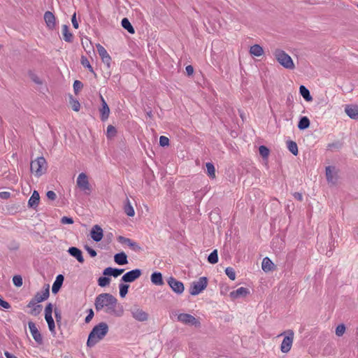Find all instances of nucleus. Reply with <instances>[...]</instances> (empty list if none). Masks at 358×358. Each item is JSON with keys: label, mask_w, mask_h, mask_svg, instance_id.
Instances as JSON below:
<instances>
[{"label": "nucleus", "mask_w": 358, "mask_h": 358, "mask_svg": "<svg viewBox=\"0 0 358 358\" xmlns=\"http://www.w3.org/2000/svg\"><path fill=\"white\" fill-rule=\"evenodd\" d=\"M55 317L57 324H59L62 321V313L60 310L55 308L54 310Z\"/></svg>", "instance_id": "obj_50"}, {"label": "nucleus", "mask_w": 358, "mask_h": 358, "mask_svg": "<svg viewBox=\"0 0 358 358\" xmlns=\"http://www.w3.org/2000/svg\"><path fill=\"white\" fill-rule=\"evenodd\" d=\"M69 253L75 257L80 263L84 262V258L83 257L82 252L80 249L76 247L69 248L68 250Z\"/></svg>", "instance_id": "obj_22"}, {"label": "nucleus", "mask_w": 358, "mask_h": 358, "mask_svg": "<svg viewBox=\"0 0 358 358\" xmlns=\"http://www.w3.org/2000/svg\"><path fill=\"white\" fill-rule=\"evenodd\" d=\"M76 185L83 194L90 195L92 192V186L90 184L88 177L86 173H80L76 180Z\"/></svg>", "instance_id": "obj_5"}, {"label": "nucleus", "mask_w": 358, "mask_h": 358, "mask_svg": "<svg viewBox=\"0 0 358 358\" xmlns=\"http://www.w3.org/2000/svg\"><path fill=\"white\" fill-rule=\"evenodd\" d=\"M91 238L96 242H99L103 236L101 227L97 224L93 226L90 231Z\"/></svg>", "instance_id": "obj_18"}, {"label": "nucleus", "mask_w": 358, "mask_h": 358, "mask_svg": "<svg viewBox=\"0 0 358 358\" xmlns=\"http://www.w3.org/2000/svg\"><path fill=\"white\" fill-rule=\"evenodd\" d=\"M94 307L97 312L105 313L115 317H121L124 314V308L117 299L109 293L99 294L94 301Z\"/></svg>", "instance_id": "obj_1"}, {"label": "nucleus", "mask_w": 358, "mask_h": 358, "mask_svg": "<svg viewBox=\"0 0 358 358\" xmlns=\"http://www.w3.org/2000/svg\"><path fill=\"white\" fill-rule=\"evenodd\" d=\"M4 355L6 358H17L16 356L10 354V352H8L7 351L4 352Z\"/></svg>", "instance_id": "obj_62"}, {"label": "nucleus", "mask_w": 358, "mask_h": 358, "mask_svg": "<svg viewBox=\"0 0 358 358\" xmlns=\"http://www.w3.org/2000/svg\"><path fill=\"white\" fill-rule=\"evenodd\" d=\"M40 199L39 194L37 191H34L32 195L29 199L28 205L29 207L35 208L38 206Z\"/></svg>", "instance_id": "obj_26"}, {"label": "nucleus", "mask_w": 358, "mask_h": 358, "mask_svg": "<svg viewBox=\"0 0 358 358\" xmlns=\"http://www.w3.org/2000/svg\"><path fill=\"white\" fill-rule=\"evenodd\" d=\"M115 134H116L115 128L112 125H108L107 127V137L112 138L115 135Z\"/></svg>", "instance_id": "obj_45"}, {"label": "nucleus", "mask_w": 358, "mask_h": 358, "mask_svg": "<svg viewBox=\"0 0 358 358\" xmlns=\"http://www.w3.org/2000/svg\"><path fill=\"white\" fill-rule=\"evenodd\" d=\"M141 271L138 268L134 269L126 273L122 277V280L125 282H132L141 275Z\"/></svg>", "instance_id": "obj_13"}, {"label": "nucleus", "mask_w": 358, "mask_h": 358, "mask_svg": "<svg viewBox=\"0 0 358 358\" xmlns=\"http://www.w3.org/2000/svg\"><path fill=\"white\" fill-rule=\"evenodd\" d=\"M326 177L327 180L329 183L333 185L336 184L337 181V176L335 172V169L331 166H327L326 168Z\"/></svg>", "instance_id": "obj_20"}, {"label": "nucleus", "mask_w": 358, "mask_h": 358, "mask_svg": "<svg viewBox=\"0 0 358 358\" xmlns=\"http://www.w3.org/2000/svg\"><path fill=\"white\" fill-rule=\"evenodd\" d=\"M129 312L131 317L138 322H145L149 319V314L138 305L131 306Z\"/></svg>", "instance_id": "obj_6"}, {"label": "nucleus", "mask_w": 358, "mask_h": 358, "mask_svg": "<svg viewBox=\"0 0 358 358\" xmlns=\"http://www.w3.org/2000/svg\"><path fill=\"white\" fill-rule=\"evenodd\" d=\"M46 196H47V197H48L49 199H50V200H52V201L55 200V199H56V198H57V195H56L55 192H53V191H51V190H50V191H48V192L46 193Z\"/></svg>", "instance_id": "obj_56"}, {"label": "nucleus", "mask_w": 358, "mask_h": 358, "mask_svg": "<svg viewBox=\"0 0 358 358\" xmlns=\"http://www.w3.org/2000/svg\"><path fill=\"white\" fill-rule=\"evenodd\" d=\"M44 20L48 29L53 30L56 26V17L50 11L44 13Z\"/></svg>", "instance_id": "obj_16"}, {"label": "nucleus", "mask_w": 358, "mask_h": 358, "mask_svg": "<svg viewBox=\"0 0 358 358\" xmlns=\"http://www.w3.org/2000/svg\"><path fill=\"white\" fill-rule=\"evenodd\" d=\"M250 293L248 289L241 287L236 290L230 292L229 296L231 299L235 300L239 298L245 297Z\"/></svg>", "instance_id": "obj_17"}, {"label": "nucleus", "mask_w": 358, "mask_h": 358, "mask_svg": "<svg viewBox=\"0 0 358 358\" xmlns=\"http://www.w3.org/2000/svg\"><path fill=\"white\" fill-rule=\"evenodd\" d=\"M99 98L101 103V106L99 109L100 113V118L103 122H105L108 119L110 110L106 100L101 94L99 95Z\"/></svg>", "instance_id": "obj_11"}, {"label": "nucleus", "mask_w": 358, "mask_h": 358, "mask_svg": "<svg viewBox=\"0 0 358 358\" xmlns=\"http://www.w3.org/2000/svg\"><path fill=\"white\" fill-rule=\"evenodd\" d=\"M117 241L122 244L127 245L132 250L139 252L141 250V247L135 241L130 238L120 236L117 237Z\"/></svg>", "instance_id": "obj_14"}, {"label": "nucleus", "mask_w": 358, "mask_h": 358, "mask_svg": "<svg viewBox=\"0 0 358 358\" xmlns=\"http://www.w3.org/2000/svg\"><path fill=\"white\" fill-rule=\"evenodd\" d=\"M61 222L63 224H73V220L71 217H63L62 219H61Z\"/></svg>", "instance_id": "obj_53"}, {"label": "nucleus", "mask_w": 358, "mask_h": 358, "mask_svg": "<svg viewBox=\"0 0 358 358\" xmlns=\"http://www.w3.org/2000/svg\"><path fill=\"white\" fill-rule=\"evenodd\" d=\"M45 319L48 323V328L52 334L55 335V324L52 315L45 316Z\"/></svg>", "instance_id": "obj_33"}, {"label": "nucleus", "mask_w": 358, "mask_h": 358, "mask_svg": "<svg viewBox=\"0 0 358 358\" xmlns=\"http://www.w3.org/2000/svg\"><path fill=\"white\" fill-rule=\"evenodd\" d=\"M13 282L16 287H21L22 285V278L20 275H15L13 278Z\"/></svg>", "instance_id": "obj_47"}, {"label": "nucleus", "mask_w": 358, "mask_h": 358, "mask_svg": "<svg viewBox=\"0 0 358 358\" xmlns=\"http://www.w3.org/2000/svg\"><path fill=\"white\" fill-rule=\"evenodd\" d=\"M299 92L301 95L304 98L305 100L310 101L312 100V96L310 94L309 90L303 85H301L299 87Z\"/></svg>", "instance_id": "obj_34"}, {"label": "nucleus", "mask_w": 358, "mask_h": 358, "mask_svg": "<svg viewBox=\"0 0 358 358\" xmlns=\"http://www.w3.org/2000/svg\"><path fill=\"white\" fill-rule=\"evenodd\" d=\"M108 330V325L104 322H100L94 326L88 336L87 341V347L92 348L94 346L106 336Z\"/></svg>", "instance_id": "obj_2"}, {"label": "nucleus", "mask_w": 358, "mask_h": 358, "mask_svg": "<svg viewBox=\"0 0 358 358\" xmlns=\"http://www.w3.org/2000/svg\"><path fill=\"white\" fill-rule=\"evenodd\" d=\"M62 34L63 39L66 42L70 43L73 41V34L69 31V27L66 24L62 26Z\"/></svg>", "instance_id": "obj_27"}, {"label": "nucleus", "mask_w": 358, "mask_h": 358, "mask_svg": "<svg viewBox=\"0 0 358 358\" xmlns=\"http://www.w3.org/2000/svg\"><path fill=\"white\" fill-rule=\"evenodd\" d=\"M93 317H94V311L92 309H90L88 310V315H87V317H85V322L89 323L92 320Z\"/></svg>", "instance_id": "obj_54"}, {"label": "nucleus", "mask_w": 358, "mask_h": 358, "mask_svg": "<svg viewBox=\"0 0 358 358\" xmlns=\"http://www.w3.org/2000/svg\"><path fill=\"white\" fill-rule=\"evenodd\" d=\"M273 55L278 63L284 68L287 69H294L295 66L291 57L285 51L280 49H276Z\"/></svg>", "instance_id": "obj_3"}, {"label": "nucleus", "mask_w": 358, "mask_h": 358, "mask_svg": "<svg viewBox=\"0 0 358 358\" xmlns=\"http://www.w3.org/2000/svg\"><path fill=\"white\" fill-rule=\"evenodd\" d=\"M52 305L48 303L45 308V316L52 315Z\"/></svg>", "instance_id": "obj_52"}, {"label": "nucleus", "mask_w": 358, "mask_h": 358, "mask_svg": "<svg viewBox=\"0 0 358 358\" xmlns=\"http://www.w3.org/2000/svg\"><path fill=\"white\" fill-rule=\"evenodd\" d=\"M31 171L36 176H42L47 170V162L43 157H39L36 159L31 161Z\"/></svg>", "instance_id": "obj_4"}, {"label": "nucleus", "mask_w": 358, "mask_h": 358, "mask_svg": "<svg viewBox=\"0 0 358 358\" xmlns=\"http://www.w3.org/2000/svg\"><path fill=\"white\" fill-rule=\"evenodd\" d=\"M49 286L48 285L43 291L37 292L33 299L40 303L46 300L49 297Z\"/></svg>", "instance_id": "obj_21"}, {"label": "nucleus", "mask_w": 358, "mask_h": 358, "mask_svg": "<svg viewBox=\"0 0 358 358\" xmlns=\"http://www.w3.org/2000/svg\"><path fill=\"white\" fill-rule=\"evenodd\" d=\"M124 270L123 268H113L111 267H108L103 270V274L104 275H111L115 278L121 275Z\"/></svg>", "instance_id": "obj_23"}, {"label": "nucleus", "mask_w": 358, "mask_h": 358, "mask_svg": "<svg viewBox=\"0 0 358 358\" xmlns=\"http://www.w3.org/2000/svg\"><path fill=\"white\" fill-rule=\"evenodd\" d=\"M85 249L87 250V252L89 253V255L92 257H94L96 256V252L93 248H90V246L85 245Z\"/></svg>", "instance_id": "obj_51"}, {"label": "nucleus", "mask_w": 358, "mask_h": 358, "mask_svg": "<svg viewBox=\"0 0 358 358\" xmlns=\"http://www.w3.org/2000/svg\"><path fill=\"white\" fill-rule=\"evenodd\" d=\"M63 281H64L63 275H58L56 278L55 282L52 285V292L53 293H57L59 291V289H60V287L62 285Z\"/></svg>", "instance_id": "obj_30"}, {"label": "nucleus", "mask_w": 358, "mask_h": 358, "mask_svg": "<svg viewBox=\"0 0 358 358\" xmlns=\"http://www.w3.org/2000/svg\"><path fill=\"white\" fill-rule=\"evenodd\" d=\"M225 273L229 277V278L231 280H234L236 279V273L233 268L227 267L225 269Z\"/></svg>", "instance_id": "obj_44"}, {"label": "nucleus", "mask_w": 358, "mask_h": 358, "mask_svg": "<svg viewBox=\"0 0 358 358\" xmlns=\"http://www.w3.org/2000/svg\"><path fill=\"white\" fill-rule=\"evenodd\" d=\"M345 331V327L344 324H339L336 329V334L338 336H341Z\"/></svg>", "instance_id": "obj_46"}, {"label": "nucleus", "mask_w": 358, "mask_h": 358, "mask_svg": "<svg viewBox=\"0 0 358 358\" xmlns=\"http://www.w3.org/2000/svg\"><path fill=\"white\" fill-rule=\"evenodd\" d=\"M294 197L295 199H296L297 200H299V201H302V199H303V196H302V194H301V193H299V192H295V193L294 194Z\"/></svg>", "instance_id": "obj_61"}, {"label": "nucleus", "mask_w": 358, "mask_h": 358, "mask_svg": "<svg viewBox=\"0 0 358 358\" xmlns=\"http://www.w3.org/2000/svg\"><path fill=\"white\" fill-rule=\"evenodd\" d=\"M32 80L37 84H41V81L37 76H34L32 78Z\"/></svg>", "instance_id": "obj_63"}, {"label": "nucleus", "mask_w": 358, "mask_h": 358, "mask_svg": "<svg viewBox=\"0 0 358 358\" xmlns=\"http://www.w3.org/2000/svg\"><path fill=\"white\" fill-rule=\"evenodd\" d=\"M110 282V279L109 278L106 277V275L104 277H100L98 279V285L101 287L108 285Z\"/></svg>", "instance_id": "obj_42"}, {"label": "nucleus", "mask_w": 358, "mask_h": 358, "mask_svg": "<svg viewBox=\"0 0 358 358\" xmlns=\"http://www.w3.org/2000/svg\"><path fill=\"white\" fill-rule=\"evenodd\" d=\"M28 325L29 331L34 341L38 344H41L43 343L42 336L39 331L38 330L36 324L33 322H29Z\"/></svg>", "instance_id": "obj_15"}, {"label": "nucleus", "mask_w": 358, "mask_h": 358, "mask_svg": "<svg viewBox=\"0 0 358 358\" xmlns=\"http://www.w3.org/2000/svg\"><path fill=\"white\" fill-rule=\"evenodd\" d=\"M185 71H186L187 74L188 76H192L193 74V73H194V68H193L192 66L188 65V66H186Z\"/></svg>", "instance_id": "obj_59"}, {"label": "nucleus", "mask_w": 358, "mask_h": 358, "mask_svg": "<svg viewBox=\"0 0 358 358\" xmlns=\"http://www.w3.org/2000/svg\"><path fill=\"white\" fill-rule=\"evenodd\" d=\"M208 285V280L206 277H201L197 281H194L189 288L191 295L196 296L204 290Z\"/></svg>", "instance_id": "obj_8"}, {"label": "nucleus", "mask_w": 358, "mask_h": 358, "mask_svg": "<svg viewBox=\"0 0 358 358\" xmlns=\"http://www.w3.org/2000/svg\"><path fill=\"white\" fill-rule=\"evenodd\" d=\"M169 144V139L164 136H162L159 138V145L162 147L167 146Z\"/></svg>", "instance_id": "obj_48"}, {"label": "nucleus", "mask_w": 358, "mask_h": 358, "mask_svg": "<svg viewBox=\"0 0 358 358\" xmlns=\"http://www.w3.org/2000/svg\"><path fill=\"white\" fill-rule=\"evenodd\" d=\"M208 261L210 264H216L218 262V255L217 250H214L208 256Z\"/></svg>", "instance_id": "obj_39"}, {"label": "nucleus", "mask_w": 358, "mask_h": 358, "mask_svg": "<svg viewBox=\"0 0 358 358\" xmlns=\"http://www.w3.org/2000/svg\"><path fill=\"white\" fill-rule=\"evenodd\" d=\"M129 285H127V284H120L119 285V288H120V296L122 297V298H124L125 297V296L127 295V292H128V289H129Z\"/></svg>", "instance_id": "obj_43"}, {"label": "nucleus", "mask_w": 358, "mask_h": 358, "mask_svg": "<svg viewBox=\"0 0 358 358\" xmlns=\"http://www.w3.org/2000/svg\"><path fill=\"white\" fill-rule=\"evenodd\" d=\"M273 263L268 257H265L263 259L262 263V270L265 272H268L273 270Z\"/></svg>", "instance_id": "obj_28"}, {"label": "nucleus", "mask_w": 358, "mask_h": 358, "mask_svg": "<svg viewBox=\"0 0 358 358\" xmlns=\"http://www.w3.org/2000/svg\"><path fill=\"white\" fill-rule=\"evenodd\" d=\"M38 303V301L32 299L28 303L27 306L31 308V311L30 313L31 315H37L41 313L42 307L41 305H37Z\"/></svg>", "instance_id": "obj_24"}, {"label": "nucleus", "mask_w": 358, "mask_h": 358, "mask_svg": "<svg viewBox=\"0 0 358 358\" xmlns=\"http://www.w3.org/2000/svg\"><path fill=\"white\" fill-rule=\"evenodd\" d=\"M345 113L352 119L358 120V106L355 105H346Z\"/></svg>", "instance_id": "obj_19"}, {"label": "nucleus", "mask_w": 358, "mask_h": 358, "mask_svg": "<svg viewBox=\"0 0 358 358\" xmlns=\"http://www.w3.org/2000/svg\"><path fill=\"white\" fill-rule=\"evenodd\" d=\"M168 284L172 290L176 294H182L184 292L185 287L182 282L177 280L173 277H170L168 280Z\"/></svg>", "instance_id": "obj_12"}, {"label": "nucleus", "mask_w": 358, "mask_h": 358, "mask_svg": "<svg viewBox=\"0 0 358 358\" xmlns=\"http://www.w3.org/2000/svg\"><path fill=\"white\" fill-rule=\"evenodd\" d=\"M96 49L99 56L101 58L103 63L106 66L108 69L110 68V62L111 57L105 49L103 46L101 44H96Z\"/></svg>", "instance_id": "obj_10"}, {"label": "nucleus", "mask_w": 358, "mask_h": 358, "mask_svg": "<svg viewBox=\"0 0 358 358\" xmlns=\"http://www.w3.org/2000/svg\"><path fill=\"white\" fill-rule=\"evenodd\" d=\"M71 22H72V24L73 26V27L75 29H78L79 25H78V23L76 20V13H74L72 16V18H71Z\"/></svg>", "instance_id": "obj_58"}, {"label": "nucleus", "mask_w": 358, "mask_h": 358, "mask_svg": "<svg viewBox=\"0 0 358 358\" xmlns=\"http://www.w3.org/2000/svg\"><path fill=\"white\" fill-rule=\"evenodd\" d=\"M151 282L156 285H162L164 284L162 275L159 272H155L151 275Z\"/></svg>", "instance_id": "obj_29"}, {"label": "nucleus", "mask_w": 358, "mask_h": 358, "mask_svg": "<svg viewBox=\"0 0 358 358\" xmlns=\"http://www.w3.org/2000/svg\"><path fill=\"white\" fill-rule=\"evenodd\" d=\"M83 85V83L79 80H75L73 83V89L76 93H77L78 91H80Z\"/></svg>", "instance_id": "obj_49"}, {"label": "nucleus", "mask_w": 358, "mask_h": 358, "mask_svg": "<svg viewBox=\"0 0 358 358\" xmlns=\"http://www.w3.org/2000/svg\"><path fill=\"white\" fill-rule=\"evenodd\" d=\"M71 106L73 110L78 111L80 110V103L77 100H73Z\"/></svg>", "instance_id": "obj_55"}, {"label": "nucleus", "mask_w": 358, "mask_h": 358, "mask_svg": "<svg viewBox=\"0 0 358 358\" xmlns=\"http://www.w3.org/2000/svg\"><path fill=\"white\" fill-rule=\"evenodd\" d=\"M259 155L264 158L267 159L269 155V150L264 145H261L259 148Z\"/></svg>", "instance_id": "obj_41"}, {"label": "nucleus", "mask_w": 358, "mask_h": 358, "mask_svg": "<svg viewBox=\"0 0 358 358\" xmlns=\"http://www.w3.org/2000/svg\"><path fill=\"white\" fill-rule=\"evenodd\" d=\"M114 261L116 264L119 265L127 264L128 263L127 256L123 252L117 253L114 256Z\"/></svg>", "instance_id": "obj_25"}, {"label": "nucleus", "mask_w": 358, "mask_h": 358, "mask_svg": "<svg viewBox=\"0 0 358 358\" xmlns=\"http://www.w3.org/2000/svg\"><path fill=\"white\" fill-rule=\"evenodd\" d=\"M10 194L8 192H0V198L6 199L9 198Z\"/></svg>", "instance_id": "obj_60"}, {"label": "nucleus", "mask_w": 358, "mask_h": 358, "mask_svg": "<svg viewBox=\"0 0 358 358\" xmlns=\"http://www.w3.org/2000/svg\"><path fill=\"white\" fill-rule=\"evenodd\" d=\"M250 53L255 57H260L264 54L263 48L257 44L250 47Z\"/></svg>", "instance_id": "obj_31"}, {"label": "nucleus", "mask_w": 358, "mask_h": 358, "mask_svg": "<svg viewBox=\"0 0 358 358\" xmlns=\"http://www.w3.org/2000/svg\"><path fill=\"white\" fill-rule=\"evenodd\" d=\"M294 340V332L292 331H288V335L286 336L280 345V350L283 353H287L292 348Z\"/></svg>", "instance_id": "obj_9"}, {"label": "nucleus", "mask_w": 358, "mask_h": 358, "mask_svg": "<svg viewBox=\"0 0 358 358\" xmlns=\"http://www.w3.org/2000/svg\"><path fill=\"white\" fill-rule=\"evenodd\" d=\"M287 147L289 150L294 155H298V146L297 144L294 141H289L287 143Z\"/></svg>", "instance_id": "obj_38"}, {"label": "nucleus", "mask_w": 358, "mask_h": 358, "mask_svg": "<svg viewBox=\"0 0 358 358\" xmlns=\"http://www.w3.org/2000/svg\"><path fill=\"white\" fill-rule=\"evenodd\" d=\"M357 6H358V4H357Z\"/></svg>", "instance_id": "obj_64"}, {"label": "nucleus", "mask_w": 358, "mask_h": 358, "mask_svg": "<svg viewBox=\"0 0 358 358\" xmlns=\"http://www.w3.org/2000/svg\"><path fill=\"white\" fill-rule=\"evenodd\" d=\"M124 213L129 217H133L135 215V211L133 206L131 204L130 201L127 199L124 206Z\"/></svg>", "instance_id": "obj_32"}, {"label": "nucleus", "mask_w": 358, "mask_h": 358, "mask_svg": "<svg viewBox=\"0 0 358 358\" xmlns=\"http://www.w3.org/2000/svg\"><path fill=\"white\" fill-rule=\"evenodd\" d=\"M0 306L5 309H8L10 308V305L6 301H3L0 298Z\"/></svg>", "instance_id": "obj_57"}, {"label": "nucleus", "mask_w": 358, "mask_h": 358, "mask_svg": "<svg viewBox=\"0 0 358 358\" xmlns=\"http://www.w3.org/2000/svg\"><path fill=\"white\" fill-rule=\"evenodd\" d=\"M310 126V120L307 117H302L298 124V128L299 129H306Z\"/></svg>", "instance_id": "obj_37"}, {"label": "nucleus", "mask_w": 358, "mask_h": 358, "mask_svg": "<svg viewBox=\"0 0 358 358\" xmlns=\"http://www.w3.org/2000/svg\"><path fill=\"white\" fill-rule=\"evenodd\" d=\"M121 24L122 27L127 30L129 33L134 34V29L127 18H123L122 20Z\"/></svg>", "instance_id": "obj_35"}, {"label": "nucleus", "mask_w": 358, "mask_h": 358, "mask_svg": "<svg viewBox=\"0 0 358 358\" xmlns=\"http://www.w3.org/2000/svg\"><path fill=\"white\" fill-rule=\"evenodd\" d=\"M80 63H81V64H82L84 67H85V68L88 69V70H89L91 73H92L94 75V76H96V73L94 72V69H93L92 66H91V64H90V62H89V60L87 59V58L85 56H83H83L81 57Z\"/></svg>", "instance_id": "obj_36"}, {"label": "nucleus", "mask_w": 358, "mask_h": 358, "mask_svg": "<svg viewBox=\"0 0 358 358\" xmlns=\"http://www.w3.org/2000/svg\"><path fill=\"white\" fill-rule=\"evenodd\" d=\"M177 320L185 325L194 326L196 327L201 326L199 319L188 313L177 314Z\"/></svg>", "instance_id": "obj_7"}, {"label": "nucleus", "mask_w": 358, "mask_h": 358, "mask_svg": "<svg viewBox=\"0 0 358 358\" xmlns=\"http://www.w3.org/2000/svg\"><path fill=\"white\" fill-rule=\"evenodd\" d=\"M206 166L207 169V173L209 177L212 178H215V169L213 164L212 163H207Z\"/></svg>", "instance_id": "obj_40"}]
</instances>
